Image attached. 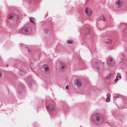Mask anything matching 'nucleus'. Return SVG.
<instances>
[{
	"instance_id": "obj_23",
	"label": "nucleus",
	"mask_w": 127,
	"mask_h": 127,
	"mask_svg": "<svg viewBox=\"0 0 127 127\" xmlns=\"http://www.w3.org/2000/svg\"><path fill=\"white\" fill-rule=\"evenodd\" d=\"M68 89V86H67L65 87V89Z\"/></svg>"
},
{
	"instance_id": "obj_13",
	"label": "nucleus",
	"mask_w": 127,
	"mask_h": 127,
	"mask_svg": "<svg viewBox=\"0 0 127 127\" xmlns=\"http://www.w3.org/2000/svg\"><path fill=\"white\" fill-rule=\"evenodd\" d=\"M29 18L31 22L32 23L34 24H35V20L34 18L32 17H30Z\"/></svg>"
},
{
	"instance_id": "obj_17",
	"label": "nucleus",
	"mask_w": 127,
	"mask_h": 127,
	"mask_svg": "<svg viewBox=\"0 0 127 127\" xmlns=\"http://www.w3.org/2000/svg\"><path fill=\"white\" fill-rule=\"evenodd\" d=\"M44 31L45 33L46 34H47L48 33V30L47 29H44Z\"/></svg>"
},
{
	"instance_id": "obj_18",
	"label": "nucleus",
	"mask_w": 127,
	"mask_h": 127,
	"mask_svg": "<svg viewBox=\"0 0 127 127\" xmlns=\"http://www.w3.org/2000/svg\"><path fill=\"white\" fill-rule=\"evenodd\" d=\"M110 101V98L109 97H107L106 99V101L108 102Z\"/></svg>"
},
{
	"instance_id": "obj_27",
	"label": "nucleus",
	"mask_w": 127,
	"mask_h": 127,
	"mask_svg": "<svg viewBox=\"0 0 127 127\" xmlns=\"http://www.w3.org/2000/svg\"><path fill=\"white\" fill-rule=\"evenodd\" d=\"M107 40H110V39H107Z\"/></svg>"
},
{
	"instance_id": "obj_25",
	"label": "nucleus",
	"mask_w": 127,
	"mask_h": 127,
	"mask_svg": "<svg viewBox=\"0 0 127 127\" xmlns=\"http://www.w3.org/2000/svg\"><path fill=\"white\" fill-rule=\"evenodd\" d=\"M27 49L28 50V52H30V49L29 48H27Z\"/></svg>"
},
{
	"instance_id": "obj_19",
	"label": "nucleus",
	"mask_w": 127,
	"mask_h": 127,
	"mask_svg": "<svg viewBox=\"0 0 127 127\" xmlns=\"http://www.w3.org/2000/svg\"><path fill=\"white\" fill-rule=\"evenodd\" d=\"M67 42L68 43L71 44L73 42L71 40H68L67 41Z\"/></svg>"
},
{
	"instance_id": "obj_1",
	"label": "nucleus",
	"mask_w": 127,
	"mask_h": 127,
	"mask_svg": "<svg viewBox=\"0 0 127 127\" xmlns=\"http://www.w3.org/2000/svg\"><path fill=\"white\" fill-rule=\"evenodd\" d=\"M93 121L95 124L99 125L102 122L103 119L100 114H96L93 116Z\"/></svg>"
},
{
	"instance_id": "obj_15",
	"label": "nucleus",
	"mask_w": 127,
	"mask_h": 127,
	"mask_svg": "<svg viewBox=\"0 0 127 127\" xmlns=\"http://www.w3.org/2000/svg\"><path fill=\"white\" fill-rule=\"evenodd\" d=\"M111 74L110 73L108 74L105 77V79L107 80H109L111 78Z\"/></svg>"
},
{
	"instance_id": "obj_7",
	"label": "nucleus",
	"mask_w": 127,
	"mask_h": 127,
	"mask_svg": "<svg viewBox=\"0 0 127 127\" xmlns=\"http://www.w3.org/2000/svg\"><path fill=\"white\" fill-rule=\"evenodd\" d=\"M30 31L31 29L29 27H23L21 30V32L24 34H28Z\"/></svg>"
},
{
	"instance_id": "obj_24",
	"label": "nucleus",
	"mask_w": 127,
	"mask_h": 127,
	"mask_svg": "<svg viewBox=\"0 0 127 127\" xmlns=\"http://www.w3.org/2000/svg\"><path fill=\"white\" fill-rule=\"evenodd\" d=\"M32 0H30V1L29 2V3H30L31 4L32 2Z\"/></svg>"
},
{
	"instance_id": "obj_20",
	"label": "nucleus",
	"mask_w": 127,
	"mask_h": 127,
	"mask_svg": "<svg viewBox=\"0 0 127 127\" xmlns=\"http://www.w3.org/2000/svg\"><path fill=\"white\" fill-rule=\"evenodd\" d=\"M117 77H118V76H117V77H116V79H115V82H117V81H118V78H117Z\"/></svg>"
},
{
	"instance_id": "obj_21",
	"label": "nucleus",
	"mask_w": 127,
	"mask_h": 127,
	"mask_svg": "<svg viewBox=\"0 0 127 127\" xmlns=\"http://www.w3.org/2000/svg\"><path fill=\"white\" fill-rule=\"evenodd\" d=\"M119 98V97L118 96H116V98H115V101H116L117 99Z\"/></svg>"
},
{
	"instance_id": "obj_11",
	"label": "nucleus",
	"mask_w": 127,
	"mask_h": 127,
	"mask_svg": "<svg viewBox=\"0 0 127 127\" xmlns=\"http://www.w3.org/2000/svg\"><path fill=\"white\" fill-rule=\"evenodd\" d=\"M85 12L87 16L90 17L91 16L92 11L90 9L86 8L85 10Z\"/></svg>"
},
{
	"instance_id": "obj_16",
	"label": "nucleus",
	"mask_w": 127,
	"mask_h": 127,
	"mask_svg": "<svg viewBox=\"0 0 127 127\" xmlns=\"http://www.w3.org/2000/svg\"><path fill=\"white\" fill-rule=\"evenodd\" d=\"M104 41L103 42L110 44L111 43V40H104Z\"/></svg>"
},
{
	"instance_id": "obj_12",
	"label": "nucleus",
	"mask_w": 127,
	"mask_h": 127,
	"mask_svg": "<svg viewBox=\"0 0 127 127\" xmlns=\"http://www.w3.org/2000/svg\"><path fill=\"white\" fill-rule=\"evenodd\" d=\"M89 29L88 28H86L85 30L84 34L86 35V36L87 35H89Z\"/></svg>"
},
{
	"instance_id": "obj_10",
	"label": "nucleus",
	"mask_w": 127,
	"mask_h": 127,
	"mask_svg": "<svg viewBox=\"0 0 127 127\" xmlns=\"http://www.w3.org/2000/svg\"><path fill=\"white\" fill-rule=\"evenodd\" d=\"M123 4L122 1L120 0H118L116 1L115 6L117 8L121 7Z\"/></svg>"
},
{
	"instance_id": "obj_22",
	"label": "nucleus",
	"mask_w": 127,
	"mask_h": 127,
	"mask_svg": "<svg viewBox=\"0 0 127 127\" xmlns=\"http://www.w3.org/2000/svg\"><path fill=\"white\" fill-rule=\"evenodd\" d=\"M2 73L0 71V77H2Z\"/></svg>"
},
{
	"instance_id": "obj_4",
	"label": "nucleus",
	"mask_w": 127,
	"mask_h": 127,
	"mask_svg": "<svg viewBox=\"0 0 127 127\" xmlns=\"http://www.w3.org/2000/svg\"><path fill=\"white\" fill-rule=\"evenodd\" d=\"M48 108V110L53 113H55L57 112V109L56 108V107L53 104H49Z\"/></svg>"
},
{
	"instance_id": "obj_8",
	"label": "nucleus",
	"mask_w": 127,
	"mask_h": 127,
	"mask_svg": "<svg viewBox=\"0 0 127 127\" xmlns=\"http://www.w3.org/2000/svg\"><path fill=\"white\" fill-rule=\"evenodd\" d=\"M107 64L110 66H113L115 65V63L112 58L109 57L107 59Z\"/></svg>"
},
{
	"instance_id": "obj_26",
	"label": "nucleus",
	"mask_w": 127,
	"mask_h": 127,
	"mask_svg": "<svg viewBox=\"0 0 127 127\" xmlns=\"http://www.w3.org/2000/svg\"><path fill=\"white\" fill-rule=\"evenodd\" d=\"M118 77L120 79L121 78V76L120 75V76H119Z\"/></svg>"
},
{
	"instance_id": "obj_3",
	"label": "nucleus",
	"mask_w": 127,
	"mask_h": 127,
	"mask_svg": "<svg viewBox=\"0 0 127 127\" xmlns=\"http://www.w3.org/2000/svg\"><path fill=\"white\" fill-rule=\"evenodd\" d=\"M74 83L75 85L79 89H81L83 88V85L82 82L79 79H76L74 81Z\"/></svg>"
},
{
	"instance_id": "obj_6",
	"label": "nucleus",
	"mask_w": 127,
	"mask_h": 127,
	"mask_svg": "<svg viewBox=\"0 0 127 127\" xmlns=\"http://www.w3.org/2000/svg\"><path fill=\"white\" fill-rule=\"evenodd\" d=\"M65 65L64 63L61 62L59 64L58 66V68L60 72H63L65 70Z\"/></svg>"
},
{
	"instance_id": "obj_2",
	"label": "nucleus",
	"mask_w": 127,
	"mask_h": 127,
	"mask_svg": "<svg viewBox=\"0 0 127 127\" xmlns=\"http://www.w3.org/2000/svg\"><path fill=\"white\" fill-rule=\"evenodd\" d=\"M41 71L45 74H48L49 72L50 69L48 65L47 64H44L41 67Z\"/></svg>"
},
{
	"instance_id": "obj_14",
	"label": "nucleus",
	"mask_w": 127,
	"mask_h": 127,
	"mask_svg": "<svg viewBox=\"0 0 127 127\" xmlns=\"http://www.w3.org/2000/svg\"><path fill=\"white\" fill-rule=\"evenodd\" d=\"M100 20H102L103 22H105V21L104 17L102 16H100L98 19V21Z\"/></svg>"
},
{
	"instance_id": "obj_9",
	"label": "nucleus",
	"mask_w": 127,
	"mask_h": 127,
	"mask_svg": "<svg viewBox=\"0 0 127 127\" xmlns=\"http://www.w3.org/2000/svg\"><path fill=\"white\" fill-rule=\"evenodd\" d=\"M18 17V15L16 14L12 13L9 15V19L12 20H17V19Z\"/></svg>"
},
{
	"instance_id": "obj_5",
	"label": "nucleus",
	"mask_w": 127,
	"mask_h": 127,
	"mask_svg": "<svg viewBox=\"0 0 127 127\" xmlns=\"http://www.w3.org/2000/svg\"><path fill=\"white\" fill-rule=\"evenodd\" d=\"M104 64V62H95L94 64V65L96 68L100 69L103 68V65Z\"/></svg>"
}]
</instances>
